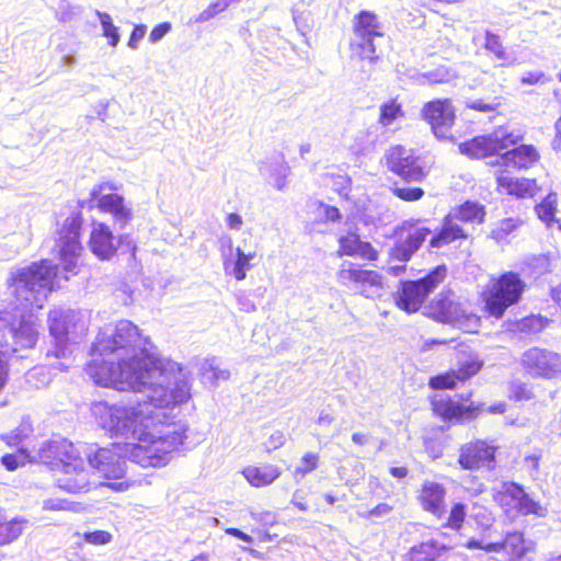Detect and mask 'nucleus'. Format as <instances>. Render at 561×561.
Wrapping results in <instances>:
<instances>
[{"label":"nucleus","mask_w":561,"mask_h":561,"mask_svg":"<svg viewBox=\"0 0 561 561\" xmlns=\"http://www.w3.org/2000/svg\"><path fill=\"white\" fill-rule=\"evenodd\" d=\"M142 394L145 400L128 405L95 402L92 413L112 436L130 439L124 443L130 461L144 468L162 467L186 438L187 425L175 421L173 411L191 396L188 379L178 377L174 386H156Z\"/></svg>","instance_id":"nucleus-1"},{"label":"nucleus","mask_w":561,"mask_h":561,"mask_svg":"<svg viewBox=\"0 0 561 561\" xmlns=\"http://www.w3.org/2000/svg\"><path fill=\"white\" fill-rule=\"evenodd\" d=\"M153 350L133 322L121 320L99 332L85 371L99 386L139 393L158 385L174 386L178 377L187 378L178 364L164 366Z\"/></svg>","instance_id":"nucleus-2"},{"label":"nucleus","mask_w":561,"mask_h":561,"mask_svg":"<svg viewBox=\"0 0 561 561\" xmlns=\"http://www.w3.org/2000/svg\"><path fill=\"white\" fill-rule=\"evenodd\" d=\"M59 267L49 260H42L28 266L11 272L8 279L14 287V314L4 310L0 312V390L7 382L9 357L19 350L32 348L37 340L34 310L42 309L48 294L54 289Z\"/></svg>","instance_id":"nucleus-3"},{"label":"nucleus","mask_w":561,"mask_h":561,"mask_svg":"<svg viewBox=\"0 0 561 561\" xmlns=\"http://www.w3.org/2000/svg\"><path fill=\"white\" fill-rule=\"evenodd\" d=\"M80 454L71 442L58 437L44 443L37 457L41 462L59 472L56 479L58 488L78 493L88 491L90 486L89 472Z\"/></svg>","instance_id":"nucleus-4"},{"label":"nucleus","mask_w":561,"mask_h":561,"mask_svg":"<svg viewBox=\"0 0 561 561\" xmlns=\"http://www.w3.org/2000/svg\"><path fill=\"white\" fill-rule=\"evenodd\" d=\"M353 31L351 41L353 54L363 60H368L369 64H375L379 59L377 47L383 39L377 15L370 11H360L355 15Z\"/></svg>","instance_id":"nucleus-5"},{"label":"nucleus","mask_w":561,"mask_h":561,"mask_svg":"<svg viewBox=\"0 0 561 561\" xmlns=\"http://www.w3.org/2000/svg\"><path fill=\"white\" fill-rule=\"evenodd\" d=\"M446 273V267L439 265L417 280L403 282L396 296L397 306L409 313L417 311L430 293L445 279Z\"/></svg>","instance_id":"nucleus-6"},{"label":"nucleus","mask_w":561,"mask_h":561,"mask_svg":"<svg viewBox=\"0 0 561 561\" xmlns=\"http://www.w3.org/2000/svg\"><path fill=\"white\" fill-rule=\"evenodd\" d=\"M524 289L525 283L517 273H503L494 282L485 299L488 312L497 319L501 318L508 307L519 301Z\"/></svg>","instance_id":"nucleus-7"},{"label":"nucleus","mask_w":561,"mask_h":561,"mask_svg":"<svg viewBox=\"0 0 561 561\" xmlns=\"http://www.w3.org/2000/svg\"><path fill=\"white\" fill-rule=\"evenodd\" d=\"M336 279L341 285L369 299L380 298L383 295V280L378 272L364 270L348 261L341 264Z\"/></svg>","instance_id":"nucleus-8"},{"label":"nucleus","mask_w":561,"mask_h":561,"mask_svg":"<svg viewBox=\"0 0 561 561\" xmlns=\"http://www.w3.org/2000/svg\"><path fill=\"white\" fill-rule=\"evenodd\" d=\"M385 161L389 171L407 182H422L427 175L424 159L401 145L390 147L385 153Z\"/></svg>","instance_id":"nucleus-9"},{"label":"nucleus","mask_w":561,"mask_h":561,"mask_svg":"<svg viewBox=\"0 0 561 561\" xmlns=\"http://www.w3.org/2000/svg\"><path fill=\"white\" fill-rule=\"evenodd\" d=\"M484 218L483 207L473 202H466L455 213L445 218L444 225L437 234L430 239L432 248H440L457 239L466 238L462 228L454 219L463 222H482Z\"/></svg>","instance_id":"nucleus-10"},{"label":"nucleus","mask_w":561,"mask_h":561,"mask_svg":"<svg viewBox=\"0 0 561 561\" xmlns=\"http://www.w3.org/2000/svg\"><path fill=\"white\" fill-rule=\"evenodd\" d=\"M89 465L106 479H121L126 471V458L124 443H114L112 448H99L84 451Z\"/></svg>","instance_id":"nucleus-11"},{"label":"nucleus","mask_w":561,"mask_h":561,"mask_svg":"<svg viewBox=\"0 0 561 561\" xmlns=\"http://www.w3.org/2000/svg\"><path fill=\"white\" fill-rule=\"evenodd\" d=\"M107 188L112 190L106 183L94 186L90 193L91 198L88 202V207H96L102 213L111 214L115 224L119 228H124L133 218L131 209L125 205L122 195L105 193Z\"/></svg>","instance_id":"nucleus-12"},{"label":"nucleus","mask_w":561,"mask_h":561,"mask_svg":"<svg viewBox=\"0 0 561 561\" xmlns=\"http://www.w3.org/2000/svg\"><path fill=\"white\" fill-rule=\"evenodd\" d=\"M81 218L79 215L67 217L58 240L59 255L66 273H76L77 261L82 250L80 243Z\"/></svg>","instance_id":"nucleus-13"},{"label":"nucleus","mask_w":561,"mask_h":561,"mask_svg":"<svg viewBox=\"0 0 561 561\" xmlns=\"http://www.w3.org/2000/svg\"><path fill=\"white\" fill-rule=\"evenodd\" d=\"M520 364L535 378L551 379L561 375V355L546 348L531 347L525 351Z\"/></svg>","instance_id":"nucleus-14"},{"label":"nucleus","mask_w":561,"mask_h":561,"mask_svg":"<svg viewBox=\"0 0 561 561\" xmlns=\"http://www.w3.org/2000/svg\"><path fill=\"white\" fill-rule=\"evenodd\" d=\"M450 291H443L428 306V316L436 321L463 328L478 322V318L468 314L459 304L451 299Z\"/></svg>","instance_id":"nucleus-15"},{"label":"nucleus","mask_w":561,"mask_h":561,"mask_svg":"<svg viewBox=\"0 0 561 561\" xmlns=\"http://www.w3.org/2000/svg\"><path fill=\"white\" fill-rule=\"evenodd\" d=\"M403 230L407 232V236L398 240L390 251L391 259L401 263L408 262L433 232L430 227L419 220L404 221Z\"/></svg>","instance_id":"nucleus-16"},{"label":"nucleus","mask_w":561,"mask_h":561,"mask_svg":"<svg viewBox=\"0 0 561 561\" xmlns=\"http://www.w3.org/2000/svg\"><path fill=\"white\" fill-rule=\"evenodd\" d=\"M496 449L497 447L495 445L486 440L477 439L469 442L460 447L458 463L466 470L480 468L493 470L496 465Z\"/></svg>","instance_id":"nucleus-17"},{"label":"nucleus","mask_w":561,"mask_h":561,"mask_svg":"<svg viewBox=\"0 0 561 561\" xmlns=\"http://www.w3.org/2000/svg\"><path fill=\"white\" fill-rule=\"evenodd\" d=\"M422 115L431 125L437 138H450V128L455 122V111L449 100H435L426 103L422 110Z\"/></svg>","instance_id":"nucleus-18"},{"label":"nucleus","mask_w":561,"mask_h":561,"mask_svg":"<svg viewBox=\"0 0 561 561\" xmlns=\"http://www.w3.org/2000/svg\"><path fill=\"white\" fill-rule=\"evenodd\" d=\"M78 314L71 309H54L49 312L48 324L55 341L54 355L65 357L68 351L70 327L75 325Z\"/></svg>","instance_id":"nucleus-19"},{"label":"nucleus","mask_w":561,"mask_h":561,"mask_svg":"<svg viewBox=\"0 0 561 561\" xmlns=\"http://www.w3.org/2000/svg\"><path fill=\"white\" fill-rule=\"evenodd\" d=\"M337 255L357 256L364 260L373 261L377 259V251L367 241H363L357 233V228L352 224L345 222V230L337 238Z\"/></svg>","instance_id":"nucleus-20"},{"label":"nucleus","mask_w":561,"mask_h":561,"mask_svg":"<svg viewBox=\"0 0 561 561\" xmlns=\"http://www.w3.org/2000/svg\"><path fill=\"white\" fill-rule=\"evenodd\" d=\"M539 158L540 154L533 145H520L512 150H507L503 154L496 156L494 160L488 163L517 170H528L537 163Z\"/></svg>","instance_id":"nucleus-21"},{"label":"nucleus","mask_w":561,"mask_h":561,"mask_svg":"<svg viewBox=\"0 0 561 561\" xmlns=\"http://www.w3.org/2000/svg\"><path fill=\"white\" fill-rule=\"evenodd\" d=\"M535 548L531 540H526L523 533L507 531L503 541L488 543L486 551L500 552L504 550L511 561H526L527 554Z\"/></svg>","instance_id":"nucleus-22"},{"label":"nucleus","mask_w":561,"mask_h":561,"mask_svg":"<svg viewBox=\"0 0 561 561\" xmlns=\"http://www.w3.org/2000/svg\"><path fill=\"white\" fill-rule=\"evenodd\" d=\"M118 242L107 225L103 222L93 224L89 247L91 252L100 260L112 259L117 251Z\"/></svg>","instance_id":"nucleus-23"},{"label":"nucleus","mask_w":561,"mask_h":561,"mask_svg":"<svg viewBox=\"0 0 561 561\" xmlns=\"http://www.w3.org/2000/svg\"><path fill=\"white\" fill-rule=\"evenodd\" d=\"M481 367L482 362L478 358H468L460 364L458 370L434 376L430 379L428 385L433 389H451L458 381H465L477 375Z\"/></svg>","instance_id":"nucleus-24"},{"label":"nucleus","mask_w":561,"mask_h":561,"mask_svg":"<svg viewBox=\"0 0 561 561\" xmlns=\"http://www.w3.org/2000/svg\"><path fill=\"white\" fill-rule=\"evenodd\" d=\"M433 411L436 415L445 421H463L471 420L478 415V408L463 405L451 400L449 397L435 396L432 400Z\"/></svg>","instance_id":"nucleus-25"},{"label":"nucleus","mask_w":561,"mask_h":561,"mask_svg":"<svg viewBox=\"0 0 561 561\" xmlns=\"http://www.w3.org/2000/svg\"><path fill=\"white\" fill-rule=\"evenodd\" d=\"M506 500H510L523 515H543V508L540 504L533 500L529 494L525 492L523 486L517 483L511 482L503 484L500 501L503 503Z\"/></svg>","instance_id":"nucleus-26"},{"label":"nucleus","mask_w":561,"mask_h":561,"mask_svg":"<svg viewBox=\"0 0 561 561\" xmlns=\"http://www.w3.org/2000/svg\"><path fill=\"white\" fill-rule=\"evenodd\" d=\"M259 171L267 182L276 190L282 191L286 186L289 167L283 154L276 153L259 163Z\"/></svg>","instance_id":"nucleus-27"},{"label":"nucleus","mask_w":561,"mask_h":561,"mask_svg":"<svg viewBox=\"0 0 561 561\" xmlns=\"http://www.w3.org/2000/svg\"><path fill=\"white\" fill-rule=\"evenodd\" d=\"M446 489L443 484L426 481L423 483L419 499L422 507L437 517L445 513Z\"/></svg>","instance_id":"nucleus-28"},{"label":"nucleus","mask_w":561,"mask_h":561,"mask_svg":"<svg viewBox=\"0 0 561 561\" xmlns=\"http://www.w3.org/2000/svg\"><path fill=\"white\" fill-rule=\"evenodd\" d=\"M28 520L19 515H11L0 507V547L18 540L26 529Z\"/></svg>","instance_id":"nucleus-29"},{"label":"nucleus","mask_w":561,"mask_h":561,"mask_svg":"<svg viewBox=\"0 0 561 561\" xmlns=\"http://www.w3.org/2000/svg\"><path fill=\"white\" fill-rule=\"evenodd\" d=\"M497 140L493 135L478 136L459 145V150L472 159H483L495 156Z\"/></svg>","instance_id":"nucleus-30"},{"label":"nucleus","mask_w":561,"mask_h":561,"mask_svg":"<svg viewBox=\"0 0 561 561\" xmlns=\"http://www.w3.org/2000/svg\"><path fill=\"white\" fill-rule=\"evenodd\" d=\"M496 183L502 191L520 198L531 197L536 191L535 180L515 179L507 171H501L496 175Z\"/></svg>","instance_id":"nucleus-31"},{"label":"nucleus","mask_w":561,"mask_h":561,"mask_svg":"<svg viewBox=\"0 0 561 561\" xmlns=\"http://www.w3.org/2000/svg\"><path fill=\"white\" fill-rule=\"evenodd\" d=\"M242 474L252 486L261 488L273 483L280 476V470L273 465L249 466Z\"/></svg>","instance_id":"nucleus-32"},{"label":"nucleus","mask_w":561,"mask_h":561,"mask_svg":"<svg viewBox=\"0 0 561 561\" xmlns=\"http://www.w3.org/2000/svg\"><path fill=\"white\" fill-rule=\"evenodd\" d=\"M199 371L202 382L210 388L216 387L219 381L227 380L230 377V371L220 368L216 358L204 359Z\"/></svg>","instance_id":"nucleus-33"},{"label":"nucleus","mask_w":561,"mask_h":561,"mask_svg":"<svg viewBox=\"0 0 561 561\" xmlns=\"http://www.w3.org/2000/svg\"><path fill=\"white\" fill-rule=\"evenodd\" d=\"M236 260L225 259V272L231 274L237 280H242L247 276V271L251 268L250 261L254 253H244L240 248L236 249Z\"/></svg>","instance_id":"nucleus-34"},{"label":"nucleus","mask_w":561,"mask_h":561,"mask_svg":"<svg viewBox=\"0 0 561 561\" xmlns=\"http://www.w3.org/2000/svg\"><path fill=\"white\" fill-rule=\"evenodd\" d=\"M523 221L519 218H505L500 220L490 232V237L497 243H506L510 236L519 228Z\"/></svg>","instance_id":"nucleus-35"},{"label":"nucleus","mask_w":561,"mask_h":561,"mask_svg":"<svg viewBox=\"0 0 561 561\" xmlns=\"http://www.w3.org/2000/svg\"><path fill=\"white\" fill-rule=\"evenodd\" d=\"M33 433V425L28 417L22 419L19 426L12 431L9 434L2 435L1 438L9 445V446H16L19 447L22 442L30 437Z\"/></svg>","instance_id":"nucleus-36"},{"label":"nucleus","mask_w":561,"mask_h":561,"mask_svg":"<svg viewBox=\"0 0 561 561\" xmlns=\"http://www.w3.org/2000/svg\"><path fill=\"white\" fill-rule=\"evenodd\" d=\"M538 218L548 226L554 221L557 210V194H548L540 204L535 207Z\"/></svg>","instance_id":"nucleus-37"},{"label":"nucleus","mask_w":561,"mask_h":561,"mask_svg":"<svg viewBox=\"0 0 561 561\" xmlns=\"http://www.w3.org/2000/svg\"><path fill=\"white\" fill-rule=\"evenodd\" d=\"M403 116V110L396 100H390L380 105L379 123L385 127L390 126L394 121Z\"/></svg>","instance_id":"nucleus-38"},{"label":"nucleus","mask_w":561,"mask_h":561,"mask_svg":"<svg viewBox=\"0 0 561 561\" xmlns=\"http://www.w3.org/2000/svg\"><path fill=\"white\" fill-rule=\"evenodd\" d=\"M508 391L510 398L514 401H529L535 398L533 385L519 379L510 382Z\"/></svg>","instance_id":"nucleus-39"},{"label":"nucleus","mask_w":561,"mask_h":561,"mask_svg":"<svg viewBox=\"0 0 561 561\" xmlns=\"http://www.w3.org/2000/svg\"><path fill=\"white\" fill-rule=\"evenodd\" d=\"M99 16L103 35L108 38V44L113 47L119 43V34L117 27L113 24L112 18L108 13L96 11Z\"/></svg>","instance_id":"nucleus-40"},{"label":"nucleus","mask_w":561,"mask_h":561,"mask_svg":"<svg viewBox=\"0 0 561 561\" xmlns=\"http://www.w3.org/2000/svg\"><path fill=\"white\" fill-rule=\"evenodd\" d=\"M493 137H496L497 140V151L506 149L511 145H516L523 139V135L519 133L508 131L505 128H500L494 131Z\"/></svg>","instance_id":"nucleus-41"},{"label":"nucleus","mask_w":561,"mask_h":561,"mask_svg":"<svg viewBox=\"0 0 561 561\" xmlns=\"http://www.w3.org/2000/svg\"><path fill=\"white\" fill-rule=\"evenodd\" d=\"M466 515L467 508L463 503L458 502L453 504L446 526L454 530H459L462 527Z\"/></svg>","instance_id":"nucleus-42"},{"label":"nucleus","mask_w":561,"mask_h":561,"mask_svg":"<svg viewBox=\"0 0 561 561\" xmlns=\"http://www.w3.org/2000/svg\"><path fill=\"white\" fill-rule=\"evenodd\" d=\"M501 105V98L494 96L488 100L485 99H474L467 102V107L470 110L490 113L495 112L497 107Z\"/></svg>","instance_id":"nucleus-43"},{"label":"nucleus","mask_w":561,"mask_h":561,"mask_svg":"<svg viewBox=\"0 0 561 561\" xmlns=\"http://www.w3.org/2000/svg\"><path fill=\"white\" fill-rule=\"evenodd\" d=\"M319 456L314 453H307L300 460L299 466L294 471L295 479L305 477L307 473L314 470L318 466Z\"/></svg>","instance_id":"nucleus-44"},{"label":"nucleus","mask_w":561,"mask_h":561,"mask_svg":"<svg viewBox=\"0 0 561 561\" xmlns=\"http://www.w3.org/2000/svg\"><path fill=\"white\" fill-rule=\"evenodd\" d=\"M393 195L404 202H416L424 196V190L421 187H409L394 185L391 188Z\"/></svg>","instance_id":"nucleus-45"},{"label":"nucleus","mask_w":561,"mask_h":561,"mask_svg":"<svg viewBox=\"0 0 561 561\" xmlns=\"http://www.w3.org/2000/svg\"><path fill=\"white\" fill-rule=\"evenodd\" d=\"M461 485L472 496H477L485 490L484 483L473 474H466L461 480Z\"/></svg>","instance_id":"nucleus-46"},{"label":"nucleus","mask_w":561,"mask_h":561,"mask_svg":"<svg viewBox=\"0 0 561 561\" xmlns=\"http://www.w3.org/2000/svg\"><path fill=\"white\" fill-rule=\"evenodd\" d=\"M485 49L493 53L499 59H504L506 54L505 49L500 41V37L496 34L491 33L490 31L485 32Z\"/></svg>","instance_id":"nucleus-47"},{"label":"nucleus","mask_w":561,"mask_h":561,"mask_svg":"<svg viewBox=\"0 0 561 561\" xmlns=\"http://www.w3.org/2000/svg\"><path fill=\"white\" fill-rule=\"evenodd\" d=\"M250 515L253 520H255L256 523H259L260 525H262L264 527H271L277 523V515L275 512H272V511L252 510L250 512Z\"/></svg>","instance_id":"nucleus-48"},{"label":"nucleus","mask_w":561,"mask_h":561,"mask_svg":"<svg viewBox=\"0 0 561 561\" xmlns=\"http://www.w3.org/2000/svg\"><path fill=\"white\" fill-rule=\"evenodd\" d=\"M85 542L100 546L111 542L112 535L105 530L85 531L83 535Z\"/></svg>","instance_id":"nucleus-49"},{"label":"nucleus","mask_w":561,"mask_h":561,"mask_svg":"<svg viewBox=\"0 0 561 561\" xmlns=\"http://www.w3.org/2000/svg\"><path fill=\"white\" fill-rule=\"evenodd\" d=\"M46 511H75V503L64 499H47L43 502Z\"/></svg>","instance_id":"nucleus-50"},{"label":"nucleus","mask_w":561,"mask_h":561,"mask_svg":"<svg viewBox=\"0 0 561 561\" xmlns=\"http://www.w3.org/2000/svg\"><path fill=\"white\" fill-rule=\"evenodd\" d=\"M550 81L551 78L543 71H528L520 78V82L527 85L545 84Z\"/></svg>","instance_id":"nucleus-51"},{"label":"nucleus","mask_w":561,"mask_h":561,"mask_svg":"<svg viewBox=\"0 0 561 561\" xmlns=\"http://www.w3.org/2000/svg\"><path fill=\"white\" fill-rule=\"evenodd\" d=\"M528 265L534 270L535 274L541 275L550 270V263L547 255L540 254L533 256L528 261Z\"/></svg>","instance_id":"nucleus-52"},{"label":"nucleus","mask_w":561,"mask_h":561,"mask_svg":"<svg viewBox=\"0 0 561 561\" xmlns=\"http://www.w3.org/2000/svg\"><path fill=\"white\" fill-rule=\"evenodd\" d=\"M171 23L169 22H163L156 25L149 34V41L152 44L158 43L171 31Z\"/></svg>","instance_id":"nucleus-53"},{"label":"nucleus","mask_w":561,"mask_h":561,"mask_svg":"<svg viewBox=\"0 0 561 561\" xmlns=\"http://www.w3.org/2000/svg\"><path fill=\"white\" fill-rule=\"evenodd\" d=\"M147 27L144 24L136 25L130 34L128 47L131 49L138 48L139 42L144 38Z\"/></svg>","instance_id":"nucleus-54"},{"label":"nucleus","mask_w":561,"mask_h":561,"mask_svg":"<svg viewBox=\"0 0 561 561\" xmlns=\"http://www.w3.org/2000/svg\"><path fill=\"white\" fill-rule=\"evenodd\" d=\"M321 208L325 221L336 222L342 218L340 209L335 206L322 204Z\"/></svg>","instance_id":"nucleus-55"},{"label":"nucleus","mask_w":561,"mask_h":561,"mask_svg":"<svg viewBox=\"0 0 561 561\" xmlns=\"http://www.w3.org/2000/svg\"><path fill=\"white\" fill-rule=\"evenodd\" d=\"M226 225L229 229L239 231L243 225L242 217L239 214L231 213L226 217Z\"/></svg>","instance_id":"nucleus-56"},{"label":"nucleus","mask_w":561,"mask_h":561,"mask_svg":"<svg viewBox=\"0 0 561 561\" xmlns=\"http://www.w3.org/2000/svg\"><path fill=\"white\" fill-rule=\"evenodd\" d=\"M335 191L341 195H346L348 192L350 180L344 175H337L333 182Z\"/></svg>","instance_id":"nucleus-57"},{"label":"nucleus","mask_w":561,"mask_h":561,"mask_svg":"<svg viewBox=\"0 0 561 561\" xmlns=\"http://www.w3.org/2000/svg\"><path fill=\"white\" fill-rule=\"evenodd\" d=\"M376 131H377V127L371 126L368 129H366V131L359 133V135L357 136V139H360L362 135H364V134L367 136V141L365 144H363V146H362L363 149L368 148L369 146H373L376 142V140L378 138Z\"/></svg>","instance_id":"nucleus-58"},{"label":"nucleus","mask_w":561,"mask_h":561,"mask_svg":"<svg viewBox=\"0 0 561 561\" xmlns=\"http://www.w3.org/2000/svg\"><path fill=\"white\" fill-rule=\"evenodd\" d=\"M474 518L477 519V523L483 528H488L492 522L490 513L484 508L474 514Z\"/></svg>","instance_id":"nucleus-59"},{"label":"nucleus","mask_w":561,"mask_h":561,"mask_svg":"<svg viewBox=\"0 0 561 561\" xmlns=\"http://www.w3.org/2000/svg\"><path fill=\"white\" fill-rule=\"evenodd\" d=\"M225 533L228 534V535H231V536H233V537H236V538H238L240 540H242L243 542H247V543H252L253 542V538L250 535L241 531L238 528H227L225 530Z\"/></svg>","instance_id":"nucleus-60"},{"label":"nucleus","mask_w":561,"mask_h":561,"mask_svg":"<svg viewBox=\"0 0 561 561\" xmlns=\"http://www.w3.org/2000/svg\"><path fill=\"white\" fill-rule=\"evenodd\" d=\"M392 507L387 503H380L376 507H374L371 511H369V516H383L391 512Z\"/></svg>","instance_id":"nucleus-61"},{"label":"nucleus","mask_w":561,"mask_h":561,"mask_svg":"<svg viewBox=\"0 0 561 561\" xmlns=\"http://www.w3.org/2000/svg\"><path fill=\"white\" fill-rule=\"evenodd\" d=\"M239 309L245 312H252L255 310V305L252 300L244 296L238 297Z\"/></svg>","instance_id":"nucleus-62"},{"label":"nucleus","mask_w":561,"mask_h":561,"mask_svg":"<svg viewBox=\"0 0 561 561\" xmlns=\"http://www.w3.org/2000/svg\"><path fill=\"white\" fill-rule=\"evenodd\" d=\"M1 461L8 470H15L19 467V462L14 455H4Z\"/></svg>","instance_id":"nucleus-63"},{"label":"nucleus","mask_w":561,"mask_h":561,"mask_svg":"<svg viewBox=\"0 0 561 561\" xmlns=\"http://www.w3.org/2000/svg\"><path fill=\"white\" fill-rule=\"evenodd\" d=\"M214 16H216V13L211 10L210 7H208L207 9L203 10L196 18H195V22L196 23H204V22H207L209 21L210 19H213Z\"/></svg>","instance_id":"nucleus-64"}]
</instances>
